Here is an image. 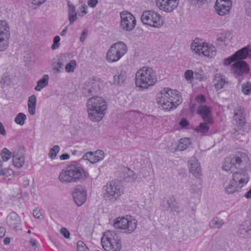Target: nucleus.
<instances>
[{
  "label": "nucleus",
  "instance_id": "obj_1",
  "mask_svg": "<svg viewBox=\"0 0 251 251\" xmlns=\"http://www.w3.org/2000/svg\"><path fill=\"white\" fill-rule=\"evenodd\" d=\"M156 100L163 109L170 111L180 105L182 98L177 90L166 88L157 94Z\"/></svg>",
  "mask_w": 251,
  "mask_h": 251
},
{
  "label": "nucleus",
  "instance_id": "obj_2",
  "mask_svg": "<svg viewBox=\"0 0 251 251\" xmlns=\"http://www.w3.org/2000/svg\"><path fill=\"white\" fill-rule=\"evenodd\" d=\"M89 119L94 122H100L104 117L107 106L102 97L94 96L87 100L86 103Z\"/></svg>",
  "mask_w": 251,
  "mask_h": 251
},
{
  "label": "nucleus",
  "instance_id": "obj_3",
  "mask_svg": "<svg viewBox=\"0 0 251 251\" xmlns=\"http://www.w3.org/2000/svg\"><path fill=\"white\" fill-rule=\"evenodd\" d=\"M86 178L85 172L80 164L73 162L59 176V180L63 183L76 182Z\"/></svg>",
  "mask_w": 251,
  "mask_h": 251
},
{
  "label": "nucleus",
  "instance_id": "obj_4",
  "mask_svg": "<svg viewBox=\"0 0 251 251\" xmlns=\"http://www.w3.org/2000/svg\"><path fill=\"white\" fill-rule=\"evenodd\" d=\"M157 81L156 73L152 68L143 67L136 73L135 83L140 90L147 89L153 86Z\"/></svg>",
  "mask_w": 251,
  "mask_h": 251
},
{
  "label": "nucleus",
  "instance_id": "obj_5",
  "mask_svg": "<svg viewBox=\"0 0 251 251\" xmlns=\"http://www.w3.org/2000/svg\"><path fill=\"white\" fill-rule=\"evenodd\" d=\"M192 51L196 54L211 58L216 55L217 50L215 47L210 44L202 42L198 39L194 40L191 44Z\"/></svg>",
  "mask_w": 251,
  "mask_h": 251
},
{
  "label": "nucleus",
  "instance_id": "obj_6",
  "mask_svg": "<svg viewBox=\"0 0 251 251\" xmlns=\"http://www.w3.org/2000/svg\"><path fill=\"white\" fill-rule=\"evenodd\" d=\"M104 189L103 198L109 202H115L123 193L122 186L118 182H109L104 186Z\"/></svg>",
  "mask_w": 251,
  "mask_h": 251
},
{
  "label": "nucleus",
  "instance_id": "obj_7",
  "mask_svg": "<svg viewBox=\"0 0 251 251\" xmlns=\"http://www.w3.org/2000/svg\"><path fill=\"white\" fill-rule=\"evenodd\" d=\"M127 50V46L123 42L113 44L107 52V61L109 62L118 61L126 53Z\"/></svg>",
  "mask_w": 251,
  "mask_h": 251
},
{
  "label": "nucleus",
  "instance_id": "obj_8",
  "mask_svg": "<svg viewBox=\"0 0 251 251\" xmlns=\"http://www.w3.org/2000/svg\"><path fill=\"white\" fill-rule=\"evenodd\" d=\"M141 21L144 25L153 27H160L163 25L162 17L157 12L152 10L143 11Z\"/></svg>",
  "mask_w": 251,
  "mask_h": 251
},
{
  "label": "nucleus",
  "instance_id": "obj_9",
  "mask_svg": "<svg viewBox=\"0 0 251 251\" xmlns=\"http://www.w3.org/2000/svg\"><path fill=\"white\" fill-rule=\"evenodd\" d=\"M114 226L116 228L124 230L125 233H131L136 228L137 221L130 217L128 218L119 217L115 220Z\"/></svg>",
  "mask_w": 251,
  "mask_h": 251
},
{
  "label": "nucleus",
  "instance_id": "obj_10",
  "mask_svg": "<svg viewBox=\"0 0 251 251\" xmlns=\"http://www.w3.org/2000/svg\"><path fill=\"white\" fill-rule=\"evenodd\" d=\"M10 28L5 20H0V51L5 50L9 44Z\"/></svg>",
  "mask_w": 251,
  "mask_h": 251
},
{
  "label": "nucleus",
  "instance_id": "obj_11",
  "mask_svg": "<svg viewBox=\"0 0 251 251\" xmlns=\"http://www.w3.org/2000/svg\"><path fill=\"white\" fill-rule=\"evenodd\" d=\"M161 206L166 211H169L170 213H179L181 212L178 203L174 196L164 198L161 202Z\"/></svg>",
  "mask_w": 251,
  "mask_h": 251
},
{
  "label": "nucleus",
  "instance_id": "obj_12",
  "mask_svg": "<svg viewBox=\"0 0 251 251\" xmlns=\"http://www.w3.org/2000/svg\"><path fill=\"white\" fill-rule=\"evenodd\" d=\"M231 71L236 77H243L249 73L250 67L246 61L237 60L232 65Z\"/></svg>",
  "mask_w": 251,
  "mask_h": 251
},
{
  "label": "nucleus",
  "instance_id": "obj_13",
  "mask_svg": "<svg viewBox=\"0 0 251 251\" xmlns=\"http://www.w3.org/2000/svg\"><path fill=\"white\" fill-rule=\"evenodd\" d=\"M120 17L121 28L126 31L132 30L136 25V19L133 15L129 12H122Z\"/></svg>",
  "mask_w": 251,
  "mask_h": 251
},
{
  "label": "nucleus",
  "instance_id": "obj_14",
  "mask_svg": "<svg viewBox=\"0 0 251 251\" xmlns=\"http://www.w3.org/2000/svg\"><path fill=\"white\" fill-rule=\"evenodd\" d=\"M72 195L75 202L78 206L82 205L86 200V191L85 188L81 185L75 186Z\"/></svg>",
  "mask_w": 251,
  "mask_h": 251
},
{
  "label": "nucleus",
  "instance_id": "obj_15",
  "mask_svg": "<svg viewBox=\"0 0 251 251\" xmlns=\"http://www.w3.org/2000/svg\"><path fill=\"white\" fill-rule=\"evenodd\" d=\"M156 6L160 10L171 12L178 5V0H156Z\"/></svg>",
  "mask_w": 251,
  "mask_h": 251
},
{
  "label": "nucleus",
  "instance_id": "obj_16",
  "mask_svg": "<svg viewBox=\"0 0 251 251\" xmlns=\"http://www.w3.org/2000/svg\"><path fill=\"white\" fill-rule=\"evenodd\" d=\"M232 179L239 186H240L242 189V187L249 182L250 177L246 171H239L232 174Z\"/></svg>",
  "mask_w": 251,
  "mask_h": 251
},
{
  "label": "nucleus",
  "instance_id": "obj_17",
  "mask_svg": "<svg viewBox=\"0 0 251 251\" xmlns=\"http://www.w3.org/2000/svg\"><path fill=\"white\" fill-rule=\"evenodd\" d=\"M104 157L103 151L98 150L96 151H89L85 153L83 159L88 160L91 163L94 164L103 160Z\"/></svg>",
  "mask_w": 251,
  "mask_h": 251
},
{
  "label": "nucleus",
  "instance_id": "obj_18",
  "mask_svg": "<svg viewBox=\"0 0 251 251\" xmlns=\"http://www.w3.org/2000/svg\"><path fill=\"white\" fill-rule=\"evenodd\" d=\"M100 91L99 82L91 79L85 83L83 89L84 94L89 96L98 93Z\"/></svg>",
  "mask_w": 251,
  "mask_h": 251
},
{
  "label": "nucleus",
  "instance_id": "obj_19",
  "mask_svg": "<svg viewBox=\"0 0 251 251\" xmlns=\"http://www.w3.org/2000/svg\"><path fill=\"white\" fill-rule=\"evenodd\" d=\"M197 113L201 115L204 122H208L209 125L213 123V120L212 117V111L209 107L201 105L198 108Z\"/></svg>",
  "mask_w": 251,
  "mask_h": 251
},
{
  "label": "nucleus",
  "instance_id": "obj_20",
  "mask_svg": "<svg viewBox=\"0 0 251 251\" xmlns=\"http://www.w3.org/2000/svg\"><path fill=\"white\" fill-rule=\"evenodd\" d=\"M6 223L9 226L15 229H19L21 227L20 217L15 213H10L6 218Z\"/></svg>",
  "mask_w": 251,
  "mask_h": 251
},
{
  "label": "nucleus",
  "instance_id": "obj_21",
  "mask_svg": "<svg viewBox=\"0 0 251 251\" xmlns=\"http://www.w3.org/2000/svg\"><path fill=\"white\" fill-rule=\"evenodd\" d=\"M104 237L101 238V244L106 251H119L121 249V240L119 241L104 242Z\"/></svg>",
  "mask_w": 251,
  "mask_h": 251
},
{
  "label": "nucleus",
  "instance_id": "obj_22",
  "mask_svg": "<svg viewBox=\"0 0 251 251\" xmlns=\"http://www.w3.org/2000/svg\"><path fill=\"white\" fill-rule=\"evenodd\" d=\"M223 187L225 192L227 194H233L236 192H239L241 191L240 186H239L231 179L229 181H226L224 182Z\"/></svg>",
  "mask_w": 251,
  "mask_h": 251
},
{
  "label": "nucleus",
  "instance_id": "obj_23",
  "mask_svg": "<svg viewBox=\"0 0 251 251\" xmlns=\"http://www.w3.org/2000/svg\"><path fill=\"white\" fill-rule=\"evenodd\" d=\"M231 6V3L221 2L220 0L216 1L215 9L217 14L220 16H224L229 13Z\"/></svg>",
  "mask_w": 251,
  "mask_h": 251
},
{
  "label": "nucleus",
  "instance_id": "obj_24",
  "mask_svg": "<svg viewBox=\"0 0 251 251\" xmlns=\"http://www.w3.org/2000/svg\"><path fill=\"white\" fill-rule=\"evenodd\" d=\"M189 171L196 177H199L201 175V165L196 158L191 159L189 161Z\"/></svg>",
  "mask_w": 251,
  "mask_h": 251
},
{
  "label": "nucleus",
  "instance_id": "obj_25",
  "mask_svg": "<svg viewBox=\"0 0 251 251\" xmlns=\"http://www.w3.org/2000/svg\"><path fill=\"white\" fill-rule=\"evenodd\" d=\"M239 234L245 238H251V221H247L240 225Z\"/></svg>",
  "mask_w": 251,
  "mask_h": 251
},
{
  "label": "nucleus",
  "instance_id": "obj_26",
  "mask_svg": "<svg viewBox=\"0 0 251 251\" xmlns=\"http://www.w3.org/2000/svg\"><path fill=\"white\" fill-rule=\"evenodd\" d=\"M25 162V157L24 153L19 150L15 151L13 154V163L17 168H22Z\"/></svg>",
  "mask_w": 251,
  "mask_h": 251
},
{
  "label": "nucleus",
  "instance_id": "obj_27",
  "mask_svg": "<svg viewBox=\"0 0 251 251\" xmlns=\"http://www.w3.org/2000/svg\"><path fill=\"white\" fill-rule=\"evenodd\" d=\"M213 83L215 89L217 90H219L222 89L227 83L226 77L222 74H216L214 76Z\"/></svg>",
  "mask_w": 251,
  "mask_h": 251
},
{
  "label": "nucleus",
  "instance_id": "obj_28",
  "mask_svg": "<svg viewBox=\"0 0 251 251\" xmlns=\"http://www.w3.org/2000/svg\"><path fill=\"white\" fill-rule=\"evenodd\" d=\"M65 58V57L64 55H60L58 57L56 61L51 63V67L55 73H60L63 71L64 66L66 63Z\"/></svg>",
  "mask_w": 251,
  "mask_h": 251
},
{
  "label": "nucleus",
  "instance_id": "obj_29",
  "mask_svg": "<svg viewBox=\"0 0 251 251\" xmlns=\"http://www.w3.org/2000/svg\"><path fill=\"white\" fill-rule=\"evenodd\" d=\"M245 154L241 152H237L232 156L229 157L232 165L235 168H239L243 162V158L245 157Z\"/></svg>",
  "mask_w": 251,
  "mask_h": 251
},
{
  "label": "nucleus",
  "instance_id": "obj_30",
  "mask_svg": "<svg viewBox=\"0 0 251 251\" xmlns=\"http://www.w3.org/2000/svg\"><path fill=\"white\" fill-rule=\"evenodd\" d=\"M234 119L240 125H244L245 123V114L241 107H237L234 110Z\"/></svg>",
  "mask_w": 251,
  "mask_h": 251
},
{
  "label": "nucleus",
  "instance_id": "obj_31",
  "mask_svg": "<svg viewBox=\"0 0 251 251\" xmlns=\"http://www.w3.org/2000/svg\"><path fill=\"white\" fill-rule=\"evenodd\" d=\"M102 237H104V242L119 241L120 238L115 231L107 230L104 232Z\"/></svg>",
  "mask_w": 251,
  "mask_h": 251
},
{
  "label": "nucleus",
  "instance_id": "obj_32",
  "mask_svg": "<svg viewBox=\"0 0 251 251\" xmlns=\"http://www.w3.org/2000/svg\"><path fill=\"white\" fill-rule=\"evenodd\" d=\"M225 224L223 220L218 217L213 218L209 222V227L211 229L220 228Z\"/></svg>",
  "mask_w": 251,
  "mask_h": 251
},
{
  "label": "nucleus",
  "instance_id": "obj_33",
  "mask_svg": "<svg viewBox=\"0 0 251 251\" xmlns=\"http://www.w3.org/2000/svg\"><path fill=\"white\" fill-rule=\"evenodd\" d=\"M28 110L29 113L33 115L35 113L36 97L35 95H32L28 98Z\"/></svg>",
  "mask_w": 251,
  "mask_h": 251
},
{
  "label": "nucleus",
  "instance_id": "obj_34",
  "mask_svg": "<svg viewBox=\"0 0 251 251\" xmlns=\"http://www.w3.org/2000/svg\"><path fill=\"white\" fill-rule=\"evenodd\" d=\"M49 79L48 75H45L41 79L37 81L35 90L37 91H41L43 88L48 85Z\"/></svg>",
  "mask_w": 251,
  "mask_h": 251
},
{
  "label": "nucleus",
  "instance_id": "obj_35",
  "mask_svg": "<svg viewBox=\"0 0 251 251\" xmlns=\"http://www.w3.org/2000/svg\"><path fill=\"white\" fill-rule=\"evenodd\" d=\"M248 55L249 49L247 47L243 48L234 53L236 60H243L246 59Z\"/></svg>",
  "mask_w": 251,
  "mask_h": 251
},
{
  "label": "nucleus",
  "instance_id": "obj_36",
  "mask_svg": "<svg viewBox=\"0 0 251 251\" xmlns=\"http://www.w3.org/2000/svg\"><path fill=\"white\" fill-rule=\"evenodd\" d=\"M126 78V72L125 71L121 70L120 72L114 75V82L115 84H121L123 83Z\"/></svg>",
  "mask_w": 251,
  "mask_h": 251
},
{
  "label": "nucleus",
  "instance_id": "obj_37",
  "mask_svg": "<svg viewBox=\"0 0 251 251\" xmlns=\"http://www.w3.org/2000/svg\"><path fill=\"white\" fill-rule=\"evenodd\" d=\"M191 142L189 138H184L180 139L177 143V149L179 151H183L187 149L190 145Z\"/></svg>",
  "mask_w": 251,
  "mask_h": 251
},
{
  "label": "nucleus",
  "instance_id": "obj_38",
  "mask_svg": "<svg viewBox=\"0 0 251 251\" xmlns=\"http://www.w3.org/2000/svg\"><path fill=\"white\" fill-rule=\"evenodd\" d=\"M13 152H10L7 148H4L0 153V156L3 161H7L13 157Z\"/></svg>",
  "mask_w": 251,
  "mask_h": 251
},
{
  "label": "nucleus",
  "instance_id": "obj_39",
  "mask_svg": "<svg viewBox=\"0 0 251 251\" xmlns=\"http://www.w3.org/2000/svg\"><path fill=\"white\" fill-rule=\"evenodd\" d=\"M76 62L74 59H72L70 62L66 64L65 70L67 73H73L76 68Z\"/></svg>",
  "mask_w": 251,
  "mask_h": 251
},
{
  "label": "nucleus",
  "instance_id": "obj_40",
  "mask_svg": "<svg viewBox=\"0 0 251 251\" xmlns=\"http://www.w3.org/2000/svg\"><path fill=\"white\" fill-rule=\"evenodd\" d=\"M209 124L207 122H204L203 123H201L196 128V130L198 132H200L201 133H205L209 129V126H208Z\"/></svg>",
  "mask_w": 251,
  "mask_h": 251
},
{
  "label": "nucleus",
  "instance_id": "obj_41",
  "mask_svg": "<svg viewBox=\"0 0 251 251\" xmlns=\"http://www.w3.org/2000/svg\"><path fill=\"white\" fill-rule=\"evenodd\" d=\"M26 119V115L23 113H19L15 118V122L20 126H23L25 124V121Z\"/></svg>",
  "mask_w": 251,
  "mask_h": 251
},
{
  "label": "nucleus",
  "instance_id": "obj_42",
  "mask_svg": "<svg viewBox=\"0 0 251 251\" xmlns=\"http://www.w3.org/2000/svg\"><path fill=\"white\" fill-rule=\"evenodd\" d=\"M60 148L58 145H54L52 148L50 149V152L49 153V157L51 159H54L57 153L60 151Z\"/></svg>",
  "mask_w": 251,
  "mask_h": 251
},
{
  "label": "nucleus",
  "instance_id": "obj_43",
  "mask_svg": "<svg viewBox=\"0 0 251 251\" xmlns=\"http://www.w3.org/2000/svg\"><path fill=\"white\" fill-rule=\"evenodd\" d=\"M232 167H233V166L232 165L230 158L228 157H226L222 166L223 170L227 172L229 171Z\"/></svg>",
  "mask_w": 251,
  "mask_h": 251
},
{
  "label": "nucleus",
  "instance_id": "obj_44",
  "mask_svg": "<svg viewBox=\"0 0 251 251\" xmlns=\"http://www.w3.org/2000/svg\"><path fill=\"white\" fill-rule=\"evenodd\" d=\"M242 91L246 95L251 94V83L248 82L244 83L242 85Z\"/></svg>",
  "mask_w": 251,
  "mask_h": 251
},
{
  "label": "nucleus",
  "instance_id": "obj_45",
  "mask_svg": "<svg viewBox=\"0 0 251 251\" xmlns=\"http://www.w3.org/2000/svg\"><path fill=\"white\" fill-rule=\"evenodd\" d=\"M123 172L126 174L124 175L125 177H129L133 180L137 178L136 176L134 174L133 172L128 168H125Z\"/></svg>",
  "mask_w": 251,
  "mask_h": 251
},
{
  "label": "nucleus",
  "instance_id": "obj_46",
  "mask_svg": "<svg viewBox=\"0 0 251 251\" xmlns=\"http://www.w3.org/2000/svg\"><path fill=\"white\" fill-rule=\"evenodd\" d=\"M44 210L41 209H36L33 211L34 217L38 219H42L44 217Z\"/></svg>",
  "mask_w": 251,
  "mask_h": 251
},
{
  "label": "nucleus",
  "instance_id": "obj_47",
  "mask_svg": "<svg viewBox=\"0 0 251 251\" xmlns=\"http://www.w3.org/2000/svg\"><path fill=\"white\" fill-rule=\"evenodd\" d=\"M77 251H88V248L82 241H78L77 243Z\"/></svg>",
  "mask_w": 251,
  "mask_h": 251
},
{
  "label": "nucleus",
  "instance_id": "obj_48",
  "mask_svg": "<svg viewBox=\"0 0 251 251\" xmlns=\"http://www.w3.org/2000/svg\"><path fill=\"white\" fill-rule=\"evenodd\" d=\"M237 61V60L236 59V57L234 56V54H233L231 56L224 59V65L227 66L230 65L231 63H234Z\"/></svg>",
  "mask_w": 251,
  "mask_h": 251
},
{
  "label": "nucleus",
  "instance_id": "obj_49",
  "mask_svg": "<svg viewBox=\"0 0 251 251\" xmlns=\"http://www.w3.org/2000/svg\"><path fill=\"white\" fill-rule=\"evenodd\" d=\"M60 40V38L59 36H56L54 37L53 39V44H52L51 46V49L52 50H55L57 48H58L60 45L59 41Z\"/></svg>",
  "mask_w": 251,
  "mask_h": 251
},
{
  "label": "nucleus",
  "instance_id": "obj_50",
  "mask_svg": "<svg viewBox=\"0 0 251 251\" xmlns=\"http://www.w3.org/2000/svg\"><path fill=\"white\" fill-rule=\"evenodd\" d=\"M167 149L168 151L172 152H174L176 151H178L177 143L176 142H172L170 146H168Z\"/></svg>",
  "mask_w": 251,
  "mask_h": 251
},
{
  "label": "nucleus",
  "instance_id": "obj_51",
  "mask_svg": "<svg viewBox=\"0 0 251 251\" xmlns=\"http://www.w3.org/2000/svg\"><path fill=\"white\" fill-rule=\"evenodd\" d=\"M78 13L68 15V19L69 21V25H72L75 21L77 20Z\"/></svg>",
  "mask_w": 251,
  "mask_h": 251
},
{
  "label": "nucleus",
  "instance_id": "obj_52",
  "mask_svg": "<svg viewBox=\"0 0 251 251\" xmlns=\"http://www.w3.org/2000/svg\"><path fill=\"white\" fill-rule=\"evenodd\" d=\"M195 100H196V101L198 103H199L200 104H203L206 101L205 97L203 95H201V94L198 95L196 97Z\"/></svg>",
  "mask_w": 251,
  "mask_h": 251
},
{
  "label": "nucleus",
  "instance_id": "obj_53",
  "mask_svg": "<svg viewBox=\"0 0 251 251\" xmlns=\"http://www.w3.org/2000/svg\"><path fill=\"white\" fill-rule=\"evenodd\" d=\"M68 15L76 14L75 6L71 2H68Z\"/></svg>",
  "mask_w": 251,
  "mask_h": 251
},
{
  "label": "nucleus",
  "instance_id": "obj_54",
  "mask_svg": "<svg viewBox=\"0 0 251 251\" xmlns=\"http://www.w3.org/2000/svg\"><path fill=\"white\" fill-rule=\"evenodd\" d=\"M246 14L251 17V0H248L246 5Z\"/></svg>",
  "mask_w": 251,
  "mask_h": 251
},
{
  "label": "nucleus",
  "instance_id": "obj_55",
  "mask_svg": "<svg viewBox=\"0 0 251 251\" xmlns=\"http://www.w3.org/2000/svg\"><path fill=\"white\" fill-rule=\"evenodd\" d=\"M185 78L187 80H191L193 78V72L192 70H187L185 73Z\"/></svg>",
  "mask_w": 251,
  "mask_h": 251
},
{
  "label": "nucleus",
  "instance_id": "obj_56",
  "mask_svg": "<svg viewBox=\"0 0 251 251\" xmlns=\"http://www.w3.org/2000/svg\"><path fill=\"white\" fill-rule=\"evenodd\" d=\"M60 232L66 238H68L69 237L70 232L66 228H61L60 229Z\"/></svg>",
  "mask_w": 251,
  "mask_h": 251
},
{
  "label": "nucleus",
  "instance_id": "obj_57",
  "mask_svg": "<svg viewBox=\"0 0 251 251\" xmlns=\"http://www.w3.org/2000/svg\"><path fill=\"white\" fill-rule=\"evenodd\" d=\"M88 33V31L86 29H84L82 32L81 33V36L80 37V41L81 42H83L84 40H85L87 34Z\"/></svg>",
  "mask_w": 251,
  "mask_h": 251
},
{
  "label": "nucleus",
  "instance_id": "obj_58",
  "mask_svg": "<svg viewBox=\"0 0 251 251\" xmlns=\"http://www.w3.org/2000/svg\"><path fill=\"white\" fill-rule=\"evenodd\" d=\"M87 8L86 6H85V5L84 6H82L80 8V9H81V12L79 13V12H77L78 13V15L79 16H84L85 15H86L87 14V11L86 10V8Z\"/></svg>",
  "mask_w": 251,
  "mask_h": 251
},
{
  "label": "nucleus",
  "instance_id": "obj_59",
  "mask_svg": "<svg viewBox=\"0 0 251 251\" xmlns=\"http://www.w3.org/2000/svg\"><path fill=\"white\" fill-rule=\"evenodd\" d=\"M98 2V0H88V4L90 7H95Z\"/></svg>",
  "mask_w": 251,
  "mask_h": 251
},
{
  "label": "nucleus",
  "instance_id": "obj_60",
  "mask_svg": "<svg viewBox=\"0 0 251 251\" xmlns=\"http://www.w3.org/2000/svg\"><path fill=\"white\" fill-rule=\"evenodd\" d=\"M33 4L36 5H40L44 3L46 0H31Z\"/></svg>",
  "mask_w": 251,
  "mask_h": 251
},
{
  "label": "nucleus",
  "instance_id": "obj_61",
  "mask_svg": "<svg viewBox=\"0 0 251 251\" xmlns=\"http://www.w3.org/2000/svg\"><path fill=\"white\" fill-rule=\"evenodd\" d=\"M179 125L182 127H184L187 126L189 125L188 122L185 119H182L179 122Z\"/></svg>",
  "mask_w": 251,
  "mask_h": 251
},
{
  "label": "nucleus",
  "instance_id": "obj_62",
  "mask_svg": "<svg viewBox=\"0 0 251 251\" xmlns=\"http://www.w3.org/2000/svg\"><path fill=\"white\" fill-rule=\"evenodd\" d=\"M0 134L2 135H5L6 134V131L4 126L2 123L0 122Z\"/></svg>",
  "mask_w": 251,
  "mask_h": 251
},
{
  "label": "nucleus",
  "instance_id": "obj_63",
  "mask_svg": "<svg viewBox=\"0 0 251 251\" xmlns=\"http://www.w3.org/2000/svg\"><path fill=\"white\" fill-rule=\"evenodd\" d=\"M5 228L2 226L0 227V238H2L5 235Z\"/></svg>",
  "mask_w": 251,
  "mask_h": 251
},
{
  "label": "nucleus",
  "instance_id": "obj_64",
  "mask_svg": "<svg viewBox=\"0 0 251 251\" xmlns=\"http://www.w3.org/2000/svg\"><path fill=\"white\" fill-rule=\"evenodd\" d=\"M70 157V155L67 153H64L60 156V159L62 160L68 159Z\"/></svg>",
  "mask_w": 251,
  "mask_h": 251
}]
</instances>
